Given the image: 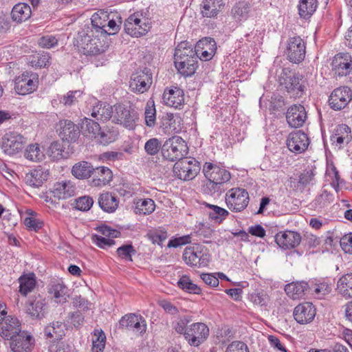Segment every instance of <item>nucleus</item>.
<instances>
[{
    "label": "nucleus",
    "mask_w": 352,
    "mask_h": 352,
    "mask_svg": "<svg viewBox=\"0 0 352 352\" xmlns=\"http://www.w3.org/2000/svg\"><path fill=\"white\" fill-rule=\"evenodd\" d=\"M93 199L89 196H82L75 200L74 208L80 211H88L93 206Z\"/></svg>",
    "instance_id": "052dcab7"
},
{
    "label": "nucleus",
    "mask_w": 352,
    "mask_h": 352,
    "mask_svg": "<svg viewBox=\"0 0 352 352\" xmlns=\"http://www.w3.org/2000/svg\"><path fill=\"white\" fill-rule=\"evenodd\" d=\"M21 332V324L16 317L4 316L0 322V336L3 339L10 340Z\"/></svg>",
    "instance_id": "4468645a"
},
{
    "label": "nucleus",
    "mask_w": 352,
    "mask_h": 352,
    "mask_svg": "<svg viewBox=\"0 0 352 352\" xmlns=\"http://www.w3.org/2000/svg\"><path fill=\"white\" fill-rule=\"evenodd\" d=\"M47 154L52 160L54 161L67 158L69 156L68 152L65 151L63 144L58 141H55L51 143L50 146L47 150Z\"/></svg>",
    "instance_id": "4c0bfd02"
},
{
    "label": "nucleus",
    "mask_w": 352,
    "mask_h": 352,
    "mask_svg": "<svg viewBox=\"0 0 352 352\" xmlns=\"http://www.w3.org/2000/svg\"><path fill=\"white\" fill-rule=\"evenodd\" d=\"M293 315L298 323L307 324L314 320L316 309H294Z\"/></svg>",
    "instance_id": "49530a36"
},
{
    "label": "nucleus",
    "mask_w": 352,
    "mask_h": 352,
    "mask_svg": "<svg viewBox=\"0 0 352 352\" xmlns=\"http://www.w3.org/2000/svg\"><path fill=\"white\" fill-rule=\"evenodd\" d=\"M307 112L304 106L293 104L288 108L286 119L288 124L293 128L302 126L307 120Z\"/></svg>",
    "instance_id": "f3484780"
},
{
    "label": "nucleus",
    "mask_w": 352,
    "mask_h": 352,
    "mask_svg": "<svg viewBox=\"0 0 352 352\" xmlns=\"http://www.w3.org/2000/svg\"><path fill=\"white\" fill-rule=\"evenodd\" d=\"M250 11V5L244 1H239L232 8L233 16L239 21L245 19Z\"/></svg>",
    "instance_id": "3c124183"
},
{
    "label": "nucleus",
    "mask_w": 352,
    "mask_h": 352,
    "mask_svg": "<svg viewBox=\"0 0 352 352\" xmlns=\"http://www.w3.org/2000/svg\"><path fill=\"white\" fill-rule=\"evenodd\" d=\"M124 26V31L126 32V33L132 36L139 37L144 35L145 30H142V28H135V24H133V22L132 21H130V16L125 21ZM144 29H145V28Z\"/></svg>",
    "instance_id": "e2e57ef3"
},
{
    "label": "nucleus",
    "mask_w": 352,
    "mask_h": 352,
    "mask_svg": "<svg viewBox=\"0 0 352 352\" xmlns=\"http://www.w3.org/2000/svg\"><path fill=\"white\" fill-rule=\"evenodd\" d=\"M10 346L12 352H30L32 349L34 339L26 332L22 331L10 340Z\"/></svg>",
    "instance_id": "4be33fe9"
},
{
    "label": "nucleus",
    "mask_w": 352,
    "mask_h": 352,
    "mask_svg": "<svg viewBox=\"0 0 352 352\" xmlns=\"http://www.w3.org/2000/svg\"><path fill=\"white\" fill-rule=\"evenodd\" d=\"M223 6V0H204L201 12L204 17H215Z\"/></svg>",
    "instance_id": "2f4dec72"
},
{
    "label": "nucleus",
    "mask_w": 352,
    "mask_h": 352,
    "mask_svg": "<svg viewBox=\"0 0 352 352\" xmlns=\"http://www.w3.org/2000/svg\"><path fill=\"white\" fill-rule=\"evenodd\" d=\"M174 63L178 73L185 78L192 76L197 68V59L174 61Z\"/></svg>",
    "instance_id": "c9c22d12"
},
{
    "label": "nucleus",
    "mask_w": 352,
    "mask_h": 352,
    "mask_svg": "<svg viewBox=\"0 0 352 352\" xmlns=\"http://www.w3.org/2000/svg\"><path fill=\"white\" fill-rule=\"evenodd\" d=\"M177 285L179 288L192 294H199L201 290L199 287L193 283L187 276H183L179 280Z\"/></svg>",
    "instance_id": "603ef678"
},
{
    "label": "nucleus",
    "mask_w": 352,
    "mask_h": 352,
    "mask_svg": "<svg viewBox=\"0 0 352 352\" xmlns=\"http://www.w3.org/2000/svg\"><path fill=\"white\" fill-rule=\"evenodd\" d=\"M93 172H94V168L91 164L85 161L75 164L72 168V175L79 179L90 177Z\"/></svg>",
    "instance_id": "72a5a7b5"
},
{
    "label": "nucleus",
    "mask_w": 352,
    "mask_h": 352,
    "mask_svg": "<svg viewBox=\"0 0 352 352\" xmlns=\"http://www.w3.org/2000/svg\"><path fill=\"white\" fill-rule=\"evenodd\" d=\"M331 291V287L326 283L317 284L314 289V295L318 298H322L325 295L329 294Z\"/></svg>",
    "instance_id": "338daca9"
},
{
    "label": "nucleus",
    "mask_w": 352,
    "mask_h": 352,
    "mask_svg": "<svg viewBox=\"0 0 352 352\" xmlns=\"http://www.w3.org/2000/svg\"><path fill=\"white\" fill-rule=\"evenodd\" d=\"M58 124L59 135L63 140L74 142L78 139L80 131L78 125L68 120H60Z\"/></svg>",
    "instance_id": "5701e85b"
},
{
    "label": "nucleus",
    "mask_w": 352,
    "mask_h": 352,
    "mask_svg": "<svg viewBox=\"0 0 352 352\" xmlns=\"http://www.w3.org/2000/svg\"><path fill=\"white\" fill-rule=\"evenodd\" d=\"M102 16L98 14L95 13L92 15L91 18V24L90 25H87L82 30H91L94 34H98L100 36L106 37L107 34V30L105 29L106 27V20L105 17L107 15L105 13L101 12Z\"/></svg>",
    "instance_id": "c85d7f7f"
},
{
    "label": "nucleus",
    "mask_w": 352,
    "mask_h": 352,
    "mask_svg": "<svg viewBox=\"0 0 352 352\" xmlns=\"http://www.w3.org/2000/svg\"><path fill=\"white\" fill-rule=\"evenodd\" d=\"M206 206L211 210L208 212L210 219L214 220L216 223H221L229 214L228 210L218 206L210 204H206Z\"/></svg>",
    "instance_id": "de8ad7c7"
},
{
    "label": "nucleus",
    "mask_w": 352,
    "mask_h": 352,
    "mask_svg": "<svg viewBox=\"0 0 352 352\" xmlns=\"http://www.w3.org/2000/svg\"><path fill=\"white\" fill-rule=\"evenodd\" d=\"M340 246L346 253L352 254V233L345 234L341 238Z\"/></svg>",
    "instance_id": "774afa93"
},
{
    "label": "nucleus",
    "mask_w": 352,
    "mask_h": 352,
    "mask_svg": "<svg viewBox=\"0 0 352 352\" xmlns=\"http://www.w3.org/2000/svg\"><path fill=\"white\" fill-rule=\"evenodd\" d=\"M82 95L80 90L69 91L66 95L63 96L60 99V103L65 106H71L74 104L78 98Z\"/></svg>",
    "instance_id": "680f3d73"
},
{
    "label": "nucleus",
    "mask_w": 352,
    "mask_h": 352,
    "mask_svg": "<svg viewBox=\"0 0 352 352\" xmlns=\"http://www.w3.org/2000/svg\"><path fill=\"white\" fill-rule=\"evenodd\" d=\"M156 110L153 100H148L145 108V122L147 126L153 127L155 124Z\"/></svg>",
    "instance_id": "5fc2aeb1"
},
{
    "label": "nucleus",
    "mask_w": 352,
    "mask_h": 352,
    "mask_svg": "<svg viewBox=\"0 0 352 352\" xmlns=\"http://www.w3.org/2000/svg\"><path fill=\"white\" fill-rule=\"evenodd\" d=\"M66 327L59 321L52 322L44 329V337L50 342L60 340L65 335Z\"/></svg>",
    "instance_id": "a878e982"
},
{
    "label": "nucleus",
    "mask_w": 352,
    "mask_h": 352,
    "mask_svg": "<svg viewBox=\"0 0 352 352\" xmlns=\"http://www.w3.org/2000/svg\"><path fill=\"white\" fill-rule=\"evenodd\" d=\"M226 202L228 208L232 212H241L248 206L249 194L243 188H232L226 195Z\"/></svg>",
    "instance_id": "423d86ee"
},
{
    "label": "nucleus",
    "mask_w": 352,
    "mask_h": 352,
    "mask_svg": "<svg viewBox=\"0 0 352 352\" xmlns=\"http://www.w3.org/2000/svg\"><path fill=\"white\" fill-rule=\"evenodd\" d=\"M351 90L348 87H340L334 89L329 98V104L335 111L345 108L351 101Z\"/></svg>",
    "instance_id": "9b49d317"
},
{
    "label": "nucleus",
    "mask_w": 352,
    "mask_h": 352,
    "mask_svg": "<svg viewBox=\"0 0 352 352\" xmlns=\"http://www.w3.org/2000/svg\"><path fill=\"white\" fill-rule=\"evenodd\" d=\"M76 186L70 180L56 182L50 190V193L54 198L66 199L76 194Z\"/></svg>",
    "instance_id": "412c9836"
},
{
    "label": "nucleus",
    "mask_w": 352,
    "mask_h": 352,
    "mask_svg": "<svg viewBox=\"0 0 352 352\" xmlns=\"http://www.w3.org/2000/svg\"><path fill=\"white\" fill-rule=\"evenodd\" d=\"M217 50L215 41L210 37L199 40L196 44L197 58L201 60H209L212 58Z\"/></svg>",
    "instance_id": "aec40b11"
},
{
    "label": "nucleus",
    "mask_w": 352,
    "mask_h": 352,
    "mask_svg": "<svg viewBox=\"0 0 352 352\" xmlns=\"http://www.w3.org/2000/svg\"><path fill=\"white\" fill-rule=\"evenodd\" d=\"M81 129L82 133L85 135L96 138L100 131V126L98 122L89 118H84L81 120Z\"/></svg>",
    "instance_id": "37998d69"
},
{
    "label": "nucleus",
    "mask_w": 352,
    "mask_h": 352,
    "mask_svg": "<svg viewBox=\"0 0 352 352\" xmlns=\"http://www.w3.org/2000/svg\"><path fill=\"white\" fill-rule=\"evenodd\" d=\"M51 299L58 305H63L69 298V289L63 283H52L48 286Z\"/></svg>",
    "instance_id": "b1692460"
},
{
    "label": "nucleus",
    "mask_w": 352,
    "mask_h": 352,
    "mask_svg": "<svg viewBox=\"0 0 352 352\" xmlns=\"http://www.w3.org/2000/svg\"><path fill=\"white\" fill-rule=\"evenodd\" d=\"M165 104L175 109H182L184 105V92L177 87L166 88L163 94Z\"/></svg>",
    "instance_id": "a211bd4d"
},
{
    "label": "nucleus",
    "mask_w": 352,
    "mask_h": 352,
    "mask_svg": "<svg viewBox=\"0 0 352 352\" xmlns=\"http://www.w3.org/2000/svg\"><path fill=\"white\" fill-rule=\"evenodd\" d=\"M92 339V352H102L106 344V336L102 329H95Z\"/></svg>",
    "instance_id": "09e8293b"
},
{
    "label": "nucleus",
    "mask_w": 352,
    "mask_h": 352,
    "mask_svg": "<svg viewBox=\"0 0 352 352\" xmlns=\"http://www.w3.org/2000/svg\"><path fill=\"white\" fill-rule=\"evenodd\" d=\"M153 82L152 73L150 69L136 71L131 77L129 87L131 91L143 94L147 91Z\"/></svg>",
    "instance_id": "6e6552de"
},
{
    "label": "nucleus",
    "mask_w": 352,
    "mask_h": 352,
    "mask_svg": "<svg viewBox=\"0 0 352 352\" xmlns=\"http://www.w3.org/2000/svg\"><path fill=\"white\" fill-rule=\"evenodd\" d=\"M225 190L224 186L220 182H213L209 179H207L201 186L202 192L212 197L220 196Z\"/></svg>",
    "instance_id": "79ce46f5"
},
{
    "label": "nucleus",
    "mask_w": 352,
    "mask_h": 352,
    "mask_svg": "<svg viewBox=\"0 0 352 352\" xmlns=\"http://www.w3.org/2000/svg\"><path fill=\"white\" fill-rule=\"evenodd\" d=\"M309 144V138L304 132L298 131L291 133L287 140V145L289 151L295 153L305 151Z\"/></svg>",
    "instance_id": "2eb2a0df"
},
{
    "label": "nucleus",
    "mask_w": 352,
    "mask_h": 352,
    "mask_svg": "<svg viewBox=\"0 0 352 352\" xmlns=\"http://www.w3.org/2000/svg\"><path fill=\"white\" fill-rule=\"evenodd\" d=\"M47 176L42 169H34L26 175L25 181L32 186L38 187L47 179Z\"/></svg>",
    "instance_id": "a18cd8bd"
},
{
    "label": "nucleus",
    "mask_w": 352,
    "mask_h": 352,
    "mask_svg": "<svg viewBox=\"0 0 352 352\" xmlns=\"http://www.w3.org/2000/svg\"><path fill=\"white\" fill-rule=\"evenodd\" d=\"M118 255L122 259L132 261V255L135 254L136 251L131 244L123 245L117 249Z\"/></svg>",
    "instance_id": "bf43d9fd"
},
{
    "label": "nucleus",
    "mask_w": 352,
    "mask_h": 352,
    "mask_svg": "<svg viewBox=\"0 0 352 352\" xmlns=\"http://www.w3.org/2000/svg\"><path fill=\"white\" fill-rule=\"evenodd\" d=\"M309 289V284L306 281L292 282L287 284L285 287L287 295L293 300H299L303 298Z\"/></svg>",
    "instance_id": "cd10ccee"
},
{
    "label": "nucleus",
    "mask_w": 352,
    "mask_h": 352,
    "mask_svg": "<svg viewBox=\"0 0 352 352\" xmlns=\"http://www.w3.org/2000/svg\"><path fill=\"white\" fill-rule=\"evenodd\" d=\"M305 44L300 36H294L288 39L286 54L290 62L294 63L302 62L305 57Z\"/></svg>",
    "instance_id": "9d476101"
},
{
    "label": "nucleus",
    "mask_w": 352,
    "mask_h": 352,
    "mask_svg": "<svg viewBox=\"0 0 352 352\" xmlns=\"http://www.w3.org/2000/svg\"><path fill=\"white\" fill-rule=\"evenodd\" d=\"M19 282L20 293L26 296L36 285L35 276L33 273L23 275L19 278Z\"/></svg>",
    "instance_id": "c03bdc74"
},
{
    "label": "nucleus",
    "mask_w": 352,
    "mask_h": 352,
    "mask_svg": "<svg viewBox=\"0 0 352 352\" xmlns=\"http://www.w3.org/2000/svg\"><path fill=\"white\" fill-rule=\"evenodd\" d=\"M11 14L14 21L21 23L31 16L32 10L27 3H19L13 7Z\"/></svg>",
    "instance_id": "f704fd0d"
},
{
    "label": "nucleus",
    "mask_w": 352,
    "mask_h": 352,
    "mask_svg": "<svg viewBox=\"0 0 352 352\" xmlns=\"http://www.w3.org/2000/svg\"><path fill=\"white\" fill-rule=\"evenodd\" d=\"M188 153L186 141L179 136L174 135L168 138L163 144L162 155L170 162L182 160Z\"/></svg>",
    "instance_id": "f03ea898"
},
{
    "label": "nucleus",
    "mask_w": 352,
    "mask_h": 352,
    "mask_svg": "<svg viewBox=\"0 0 352 352\" xmlns=\"http://www.w3.org/2000/svg\"><path fill=\"white\" fill-rule=\"evenodd\" d=\"M226 352H249V349L244 342L234 341L227 346Z\"/></svg>",
    "instance_id": "69168bd1"
},
{
    "label": "nucleus",
    "mask_w": 352,
    "mask_h": 352,
    "mask_svg": "<svg viewBox=\"0 0 352 352\" xmlns=\"http://www.w3.org/2000/svg\"><path fill=\"white\" fill-rule=\"evenodd\" d=\"M203 173L207 179L213 182H220L223 186L229 182L231 178L229 171L210 162L204 164Z\"/></svg>",
    "instance_id": "f8f14e48"
},
{
    "label": "nucleus",
    "mask_w": 352,
    "mask_h": 352,
    "mask_svg": "<svg viewBox=\"0 0 352 352\" xmlns=\"http://www.w3.org/2000/svg\"><path fill=\"white\" fill-rule=\"evenodd\" d=\"M155 208V204L153 199H140L135 202L134 212L136 214L147 215L151 214Z\"/></svg>",
    "instance_id": "ea45409f"
},
{
    "label": "nucleus",
    "mask_w": 352,
    "mask_h": 352,
    "mask_svg": "<svg viewBox=\"0 0 352 352\" xmlns=\"http://www.w3.org/2000/svg\"><path fill=\"white\" fill-rule=\"evenodd\" d=\"M118 136V131L115 129L113 126L109 127L108 126L100 127V131L97 134L95 139L102 144L107 145L114 142Z\"/></svg>",
    "instance_id": "e433bc0d"
},
{
    "label": "nucleus",
    "mask_w": 352,
    "mask_h": 352,
    "mask_svg": "<svg viewBox=\"0 0 352 352\" xmlns=\"http://www.w3.org/2000/svg\"><path fill=\"white\" fill-rule=\"evenodd\" d=\"M315 176V173L312 169L305 170L299 176L298 182V187H300V190H302L305 186L309 185Z\"/></svg>",
    "instance_id": "0e129e2a"
},
{
    "label": "nucleus",
    "mask_w": 352,
    "mask_h": 352,
    "mask_svg": "<svg viewBox=\"0 0 352 352\" xmlns=\"http://www.w3.org/2000/svg\"><path fill=\"white\" fill-rule=\"evenodd\" d=\"M317 6V0H300L298 13L300 17L309 19L316 11Z\"/></svg>",
    "instance_id": "a19ab883"
},
{
    "label": "nucleus",
    "mask_w": 352,
    "mask_h": 352,
    "mask_svg": "<svg viewBox=\"0 0 352 352\" xmlns=\"http://www.w3.org/2000/svg\"><path fill=\"white\" fill-rule=\"evenodd\" d=\"M25 138L16 132L6 133L3 138L2 148L8 155H13L23 148Z\"/></svg>",
    "instance_id": "dca6fc26"
},
{
    "label": "nucleus",
    "mask_w": 352,
    "mask_h": 352,
    "mask_svg": "<svg viewBox=\"0 0 352 352\" xmlns=\"http://www.w3.org/2000/svg\"><path fill=\"white\" fill-rule=\"evenodd\" d=\"M119 201L111 192H107L100 194L98 198V204L101 209L107 212H113L118 208Z\"/></svg>",
    "instance_id": "473e14b6"
},
{
    "label": "nucleus",
    "mask_w": 352,
    "mask_h": 352,
    "mask_svg": "<svg viewBox=\"0 0 352 352\" xmlns=\"http://www.w3.org/2000/svg\"><path fill=\"white\" fill-rule=\"evenodd\" d=\"M101 37L94 34L91 30H82L78 33L77 43L82 49L84 54L96 55L104 52L107 47L102 43Z\"/></svg>",
    "instance_id": "7ed1b4c3"
},
{
    "label": "nucleus",
    "mask_w": 352,
    "mask_h": 352,
    "mask_svg": "<svg viewBox=\"0 0 352 352\" xmlns=\"http://www.w3.org/2000/svg\"><path fill=\"white\" fill-rule=\"evenodd\" d=\"M333 200V194L324 190L321 194L318 195L313 201V206L315 208H322L326 207Z\"/></svg>",
    "instance_id": "864d4df0"
},
{
    "label": "nucleus",
    "mask_w": 352,
    "mask_h": 352,
    "mask_svg": "<svg viewBox=\"0 0 352 352\" xmlns=\"http://www.w3.org/2000/svg\"><path fill=\"white\" fill-rule=\"evenodd\" d=\"M337 289L345 298H352V273L343 275L338 282Z\"/></svg>",
    "instance_id": "58836bf2"
},
{
    "label": "nucleus",
    "mask_w": 352,
    "mask_h": 352,
    "mask_svg": "<svg viewBox=\"0 0 352 352\" xmlns=\"http://www.w3.org/2000/svg\"><path fill=\"white\" fill-rule=\"evenodd\" d=\"M276 243L283 249L289 250L298 246L301 241L300 234L294 231L278 233L275 236Z\"/></svg>",
    "instance_id": "393cba45"
},
{
    "label": "nucleus",
    "mask_w": 352,
    "mask_h": 352,
    "mask_svg": "<svg viewBox=\"0 0 352 352\" xmlns=\"http://www.w3.org/2000/svg\"><path fill=\"white\" fill-rule=\"evenodd\" d=\"M163 144L156 138H153L146 141L144 144V150L149 155H155L160 151H162Z\"/></svg>",
    "instance_id": "6e6d98bb"
},
{
    "label": "nucleus",
    "mask_w": 352,
    "mask_h": 352,
    "mask_svg": "<svg viewBox=\"0 0 352 352\" xmlns=\"http://www.w3.org/2000/svg\"><path fill=\"white\" fill-rule=\"evenodd\" d=\"M278 80L280 86L290 98L296 99L304 95L307 80L302 74L292 73L288 69L283 68Z\"/></svg>",
    "instance_id": "f257e3e1"
},
{
    "label": "nucleus",
    "mask_w": 352,
    "mask_h": 352,
    "mask_svg": "<svg viewBox=\"0 0 352 352\" xmlns=\"http://www.w3.org/2000/svg\"><path fill=\"white\" fill-rule=\"evenodd\" d=\"M25 157L32 162H41L44 159L45 155L38 144H33L26 148Z\"/></svg>",
    "instance_id": "8fccbe9b"
},
{
    "label": "nucleus",
    "mask_w": 352,
    "mask_h": 352,
    "mask_svg": "<svg viewBox=\"0 0 352 352\" xmlns=\"http://www.w3.org/2000/svg\"><path fill=\"white\" fill-rule=\"evenodd\" d=\"M209 336V328L202 322H195L187 327L184 338L190 346H198L204 342Z\"/></svg>",
    "instance_id": "1a4fd4ad"
},
{
    "label": "nucleus",
    "mask_w": 352,
    "mask_h": 352,
    "mask_svg": "<svg viewBox=\"0 0 352 352\" xmlns=\"http://www.w3.org/2000/svg\"><path fill=\"white\" fill-rule=\"evenodd\" d=\"M37 76L34 74H23L14 80V89L18 94L25 95L34 91L37 87Z\"/></svg>",
    "instance_id": "ddd939ff"
},
{
    "label": "nucleus",
    "mask_w": 352,
    "mask_h": 352,
    "mask_svg": "<svg viewBox=\"0 0 352 352\" xmlns=\"http://www.w3.org/2000/svg\"><path fill=\"white\" fill-rule=\"evenodd\" d=\"M199 170V163L195 158L184 157L182 160H178L173 166L175 175L184 181L194 179Z\"/></svg>",
    "instance_id": "39448f33"
},
{
    "label": "nucleus",
    "mask_w": 352,
    "mask_h": 352,
    "mask_svg": "<svg viewBox=\"0 0 352 352\" xmlns=\"http://www.w3.org/2000/svg\"><path fill=\"white\" fill-rule=\"evenodd\" d=\"M130 21H132L133 22V24H135V28H142V29L145 28L144 35H145L148 32L151 28L148 19L146 17L143 16L141 12H137L133 13V14H131Z\"/></svg>",
    "instance_id": "4d7b16f0"
},
{
    "label": "nucleus",
    "mask_w": 352,
    "mask_h": 352,
    "mask_svg": "<svg viewBox=\"0 0 352 352\" xmlns=\"http://www.w3.org/2000/svg\"><path fill=\"white\" fill-rule=\"evenodd\" d=\"M196 47L192 48L191 45L187 42H181L175 49L174 58L175 61L188 60L197 59Z\"/></svg>",
    "instance_id": "c756f323"
},
{
    "label": "nucleus",
    "mask_w": 352,
    "mask_h": 352,
    "mask_svg": "<svg viewBox=\"0 0 352 352\" xmlns=\"http://www.w3.org/2000/svg\"><path fill=\"white\" fill-rule=\"evenodd\" d=\"M93 179L91 182V185L94 187H102L109 184L112 180L113 173L112 171L107 167L99 166L94 168Z\"/></svg>",
    "instance_id": "bb28decb"
},
{
    "label": "nucleus",
    "mask_w": 352,
    "mask_h": 352,
    "mask_svg": "<svg viewBox=\"0 0 352 352\" xmlns=\"http://www.w3.org/2000/svg\"><path fill=\"white\" fill-rule=\"evenodd\" d=\"M147 236L153 243H157L158 245H161L168 237L167 232L164 229L151 230Z\"/></svg>",
    "instance_id": "13d9d810"
},
{
    "label": "nucleus",
    "mask_w": 352,
    "mask_h": 352,
    "mask_svg": "<svg viewBox=\"0 0 352 352\" xmlns=\"http://www.w3.org/2000/svg\"><path fill=\"white\" fill-rule=\"evenodd\" d=\"M183 259L188 265L200 268L208 266L210 255L204 247L194 244L184 249Z\"/></svg>",
    "instance_id": "20e7f679"
},
{
    "label": "nucleus",
    "mask_w": 352,
    "mask_h": 352,
    "mask_svg": "<svg viewBox=\"0 0 352 352\" xmlns=\"http://www.w3.org/2000/svg\"><path fill=\"white\" fill-rule=\"evenodd\" d=\"M332 67L338 76L352 74V58L349 53H340L334 56Z\"/></svg>",
    "instance_id": "6ab92c4d"
},
{
    "label": "nucleus",
    "mask_w": 352,
    "mask_h": 352,
    "mask_svg": "<svg viewBox=\"0 0 352 352\" xmlns=\"http://www.w3.org/2000/svg\"><path fill=\"white\" fill-rule=\"evenodd\" d=\"M114 113L113 116V122L120 124L129 129H133L136 121L138 120V113L137 111L124 104H118L114 106Z\"/></svg>",
    "instance_id": "0eeeda50"
},
{
    "label": "nucleus",
    "mask_w": 352,
    "mask_h": 352,
    "mask_svg": "<svg viewBox=\"0 0 352 352\" xmlns=\"http://www.w3.org/2000/svg\"><path fill=\"white\" fill-rule=\"evenodd\" d=\"M113 113L114 111L111 105L107 102H98L92 109L91 116L104 122L110 118L113 119Z\"/></svg>",
    "instance_id": "7c9ffc66"
}]
</instances>
